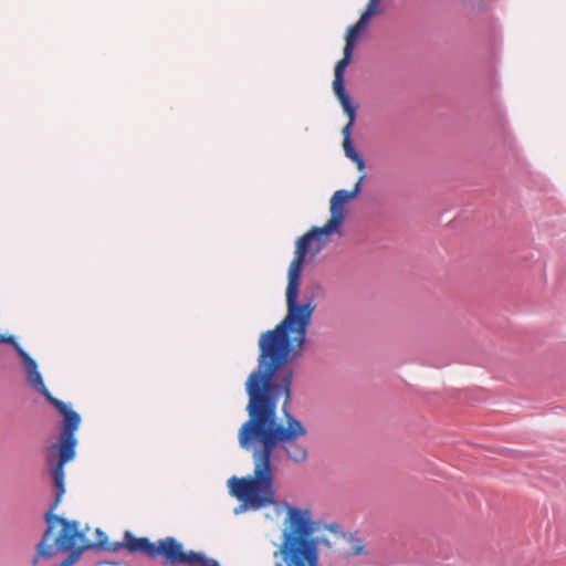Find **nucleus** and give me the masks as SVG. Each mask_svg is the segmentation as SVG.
<instances>
[{
    "instance_id": "obj_6",
    "label": "nucleus",
    "mask_w": 566,
    "mask_h": 566,
    "mask_svg": "<svg viewBox=\"0 0 566 566\" xmlns=\"http://www.w3.org/2000/svg\"><path fill=\"white\" fill-rule=\"evenodd\" d=\"M0 343H3V344H14L15 345V349L17 352L19 353L21 359H22V363H23V366L25 368V371H27V377H28V381L30 382V385L35 389L38 390L39 392H41L48 400H50V397H53L51 395V392L48 390V388L45 387L44 385V381H43V378L38 369V364L36 361L31 358L14 340V337L13 336H4L2 334H0Z\"/></svg>"
},
{
    "instance_id": "obj_5",
    "label": "nucleus",
    "mask_w": 566,
    "mask_h": 566,
    "mask_svg": "<svg viewBox=\"0 0 566 566\" xmlns=\"http://www.w3.org/2000/svg\"><path fill=\"white\" fill-rule=\"evenodd\" d=\"M353 50L354 49L349 48V45H345L343 57L337 61L334 69L333 91L339 104L342 105V108L358 107V105L353 102L345 88V71L352 62Z\"/></svg>"
},
{
    "instance_id": "obj_4",
    "label": "nucleus",
    "mask_w": 566,
    "mask_h": 566,
    "mask_svg": "<svg viewBox=\"0 0 566 566\" xmlns=\"http://www.w3.org/2000/svg\"><path fill=\"white\" fill-rule=\"evenodd\" d=\"M126 544L129 553H144L151 558L163 556L166 565L220 566L217 560L206 558L200 553L185 552L181 543L175 537H165L156 543L146 537H130Z\"/></svg>"
},
{
    "instance_id": "obj_15",
    "label": "nucleus",
    "mask_w": 566,
    "mask_h": 566,
    "mask_svg": "<svg viewBox=\"0 0 566 566\" xmlns=\"http://www.w3.org/2000/svg\"><path fill=\"white\" fill-rule=\"evenodd\" d=\"M96 566H124V565L122 563H117V562L103 560V562H98L96 564Z\"/></svg>"
},
{
    "instance_id": "obj_7",
    "label": "nucleus",
    "mask_w": 566,
    "mask_h": 566,
    "mask_svg": "<svg viewBox=\"0 0 566 566\" xmlns=\"http://www.w3.org/2000/svg\"><path fill=\"white\" fill-rule=\"evenodd\" d=\"M357 109L358 107L343 108L344 114L348 118L347 124L342 129L343 148L346 157H348L353 163L356 164L357 169L360 172V176H364V178H366V163L363 156L356 151L352 139V129L356 122Z\"/></svg>"
},
{
    "instance_id": "obj_8",
    "label": "nucleus",
    "mask_w": 566,
    "mask_h": 566,
    "mask_svg": "<svg viewBox=\"0 0 566 566\" xmlns=\"http://www.w3.org/2000/svg\"><path fill=\"white\" fill-rule=\"evenodd\" d=\"M50 403H52L63 416L64 427L63 433L67 436H75V431L78 429L81 417L77 412L73 411L65 402L54 397H50Z\"/></svg>"
},
{
    "instance_id": "obj_11",
    "label": "nucleus",
    "mask_w": 566,
    "mask_h": 566,
    "mask_svg": "<svg viewBox=\"0 0 566 566\" xmlns=\"http://www.w3.org/2000/svg\"><path fill=\"white\" fill-rule=\"evenodd\" d=\"M76 439L75 436L62 434L59 448V462L66 464L75 457Z\"/></svg>"
},
{
    "instance_id": "obj_12",
    "label": "nucleus",
    "mask_w": 566,
    "mask_h": 566,
    "mask_svg": "<svg viewBox=\"0 0 566 566\" xmlns=\"http://www.w3.org/2000/svg\"><path fill=\"white\" fill-rule=\"evenodd\" d=\"M370 18H371V15H369L366 12H363L359 20L357 21V23L354 25H350L347 29L346 38H345V40H346L345 45H349V48L354 49L355 41L357 40V38H358L359 33L363 31V29L367 25Z\"/></svg>"
},
{
    "instance_id": "obj_9",
    "label": "nucleus",
    "mask_w": 566,
    "mask_h": 566,
    "mask_svg": "<svg viewBox=\"0 0 566 566\" xmlns=\"http://www.w3.org/2000/svg\"><path fill=\"white\" fill-rule=\"evenodd\" d=\"M130 537H135L132 532L125 531L123 539L120 542H108L107 535L102 532L99 528L96 530V538L95 542L92 544L94 545L93 548H99L107 552H117L122 548H125L128 551L127 542L130 539Z\"/></svg>"
},
{
    "instance_id": "obj_14",
    "label": "nucleus",
    "mask_w": 566,
    "mask_h": 566,
    "mask_svg": "<svg viewBox=\"0 0 566 566\" xmlns=\"http://www.w3.org/2000/svg\"><path fill=\"white\" fill-rule=\"evenodd\" d=\"M380 1L381 0H369L364 12L373 17L376 14Z\"/></svg>"
},
{
    "instance_id": "obj_3",
    "label": "nucleus",
    "mask_w": 566,
    "mask_h": 566,
    "mask_svg": "<svg viewBox=\"0 0 566 566\" xmlns=\"http://www.w3.org/2000/svg\"><path fill=\"white\" fill-rule=\"evenodd\" d=\"M290 517V528L281 549L283 564L276 566H318L316 545L310 538L313 527L308 513L291 510Z\"/></svg>"
},
{
    "instance_id": "obj_13",
    "label": "nucleus",
    "mask_w": 566,
    "mask_h": 566,
    "mask_svg": "<svg viewBox=\"0 0 566 566\" xmlns=\"http://www.w3.org/2000/svg\"><path fill=\"white\" fill-rule=\"evenodd\" d=\"M286 509H287V518L285 521L286 523V528L284 530L283 532V537L285 536V533L287 532V530L290 528V521H291V517H290V511L291 510H295V507H292L290 506L287 503L285 504ZM296 511H301V509H296ZM302 512H307L308 513V517H310V521L312 522V527H313V533L310 535V538L314 542H316L314 538H313V534L316 532V527H315V522L312 520V514H311V511L310 510H302ZM283 543L284 541L282 542V545H281V548L282 549V546H283ZM315 545L317 546V543H315ZM282 554L281 551L279 552H275V556ZM283 557V555H281Z\"/></svg>"
},
{
    "instance_id": "obj_1",
    "label": "nucleus",
    "mask_w": 566,
    "mask_h": 566,
    "mask_svg": "<svg viewBox=\"0 0 566 566\" xmlns=\"http://www.w3.org/2000/svg\"><path fill=\"white\" fill-rule=\"evenodd\" d=\"M311 323L285 316L259 339L258 369L245 382L249 419L238 432L240 447L252 451L254 469L251 475L228 480L231 495L252 510L275 504L272 454L276 447L296 463L308 457L307 447L300 442L307 429L286 411L293 370L282 367L303 355Z\"/></svg>"
},
{
    "instance_id": "obj_16",
    "label": "nucleus",
    "mask_w": 566,
    "mask_h": 566,
    "mask_svg": "<svg viewBox=\"0 0 566 566\" xmlns=\"http://www.w3.org/2000/svg\"><path fill=\"white\" fill-rule=\"evenodd\" d=\"M360 552H361V548H357V549L355 551V554H359Z\"/></svg>"
},
{
    "instance_id": "obj_2",
    "label": "nucleus",
    "mask_w": 566,
    "mask_h": 566,
    "mask_svg": "<svg viewBox=\"0 0 566 566\" xmlns=\"http://www.w3.org/2000/svg\"><path fill=\"white\" fill-rule=\"evenodd\" d=\"M364 180V176H359L353 190L335 191L329 200V220L323 227H313L297 239L294 258L290 263L287 272L285 316L312 321L315 304L313 302L302 304L297 302L303 265L307 255L314 256L323 250L325 245L324 237L332 235L338 231L345 221L344 207L359 195Z\"/></svg>"
},
{
    "instance_id": "obj_10",
    "label": "nucleus",
    "mask_w": 566,
    "mask_h": 566,
    "mask_svg": "<svg viewBox=\"0 0 566 566\" xmlns=\"http://www.w3.org/2000/svg\"><path fill=\"white\" fill-rule=\"evenodd\" d=\"M65 464H62L61 462H57L56 465L53 468L52 475H53V482L56 488V495L55 501L49 512L53 513V510L56 509V506L60 504L64 493H65V471H64Z\"/></svg>"
}]
</instances>
